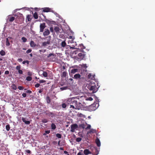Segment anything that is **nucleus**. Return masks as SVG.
I'll use <instances>...</instances> for the list:
<instances>
[{"instance_id":"3","label":"nucleus","mask_w":155,"mask_h":155,"mask_svg":"<svg viewBox=\"0 0 155 155\" xmlns=\"http://www.w3.org/2000/svg\"><path fill=\"white\" fill-rule=\"evenodd\" d=\"M99 104L95 102L93 104L90 105L89 107V109L90 111H94L98 107Z\"/></svg>"},{"instance_id":"1","label":"nucleus","mask_w":155,"mask_h":155,"mask_svg":"<svg viewBox=\"0 0 155 155\" xmlns=\"http://www.w3.org/2000/svg\"><path fill=\"white\" fill-rule=\"evenodd\" d=\"M77 97H70L68 98L67 102L68 105H70V108L75 109L82 110L84 107L80 102H78L76 99Z\"/></svg>"},{"instance_id":"7","label":"nucleus","mask_w":155,"mask_h":155,"mask_svg":"<svg viewBox=\"0 0 155 155\" xmlns=\"http://www.w3.org/2000/svg\"><path fill=\"white\" fill-rule=\"evenodd\" d=\"M46 27L45 24L44 23H41L40 25V32H43L44 31V28Z\"/></svg>"},{"instance_id":"8","label":"nucleus","mask_w":155,"mask_h":155,"mask_svg":"<svg viewBox=\"0 0 155 155\" xmlns=\"http://www.w3.org/2000/svg\"><path fill=\"white\" fill-rule=\"evenodd\" d=\"M81 75L79 74H76L74 75L73 78L76 79H80L81 80L82 79L84 81H85V78H81Z\"/></svg>"},{"instance_id":"20","label":"nucleus","mask_w":155,"mask_h":155,"mask_svg":"<svg viewBox=\"0 0 155 155\" xmlns=\"http://www.w3.org/2000/svg\"><path fill=\"white\" fill-rule=\"evenodd\" d=\"M94 75H92L91 74H90L88 75L87 77L89 78H90L91 79H93L94 78Z\"/></svg>"},{"instance_id":"38","label":"nucleus","mask_w":155,"mask_h":155,"mask_svg":"<svg viewBox=\"0 0 155 155\" xmlns=\"http://www.w3.org/2000/svg\"><path fill=\"white\" fill-rule=\"evenodd\" d=\"M85 100L86 101H92L93 100V98L92 97H90L86 98Z\"/></svg>"},{"instance_id":"23","label":"nucleus","mask_w":155,"mask_h":155,"mask_svg":"<svg viewBox=\"0 0 155 155\" xmlns=\"http://www.w3.org/2000/svg\"><path fill=\"white\" fill-rule=\"evenodd\" d=\"M78 71L77 69H72L71 70V73L72 74H74Z\"/></svg>"},{"instance_id":"41","label":"nucleus","mask_w":155,"mask_h":155,"mask_svg":"<svg viewBox=\"0 0 155 155\" xmlns=\"http://www.w3.org/2000/svg\"><path fill=\"white\" fill-rule=\"evenodd\" d=\"M56 136L58 138H61V135L60 134L58 133L56 134Z\"/></svg>"},{"instance_id":"2","label":"nucleus","mask_w":155,"mask_h":155,"mask_svg":"<svg viewBox=\"0 0 155 155\" xmlns=\"http://www.w3.org/2000/svg\"><path fill=\"white\" fill-rule=\"evenodd\" d=\"M24 21V18L22 14L18 12L17 13V17L16 18V22L18 24L22 23Z\"/></svg>"},{"instance_id":"25","label":"nucleus","mask_w":155,"mask_h":155,"mask_svg":"<svg viewBox=\"0 0 155 155\" xmlns=\"http://www.w3.org/2000/svg\"><path fill=\"white\" fill-rule=\"evenodd\" d=\"M33 17L35 19H37L38 18V14L36 12H35L33 15Z\"/></svg>"},{"instance_id":"21","label":"nucleus","mask_w":155,"mask_h":155,"mask_svg":"<svg viewBox=\"0 0 155 155\" xmlns=\"http://www.w3.org/2000/svg\"><path fill=\"white\" fill-rule=\"evenodd\" d=\"M78 55L81 58H83L84 57L85 54L84 53H80L78 54Z\"/></svg>"},{"instance_id":"47","label":"nucleus","mask_w":155,"mask_h":155,"mask_svg":"<svg viewBox=\"0 0 155 155\" xmlns=\"http://www.w3.org/2000/svg\"><path fill=\"white\" fill-rule=\"evenodd\" d=\"M91 127V125L90 124H88L87 127L85 128V129L86 130L90 129Z\"/></svg>"},{"instance_id":"19","label":"nucleus","mask_w":155,"mask_h":155,"mask_svg":"<svg viewBox=\"0 0 155 155\" xmlns=\"http://www.w3.org/2000/svg\"><path fill=\"white\" fill-rule=\"evenodd\" d=\"M54 30L56 33H58L59 32L60 29L58 27L56 26L54 27Z\"/></svg>"},{"instance_id":"28","label":"nucleus","mask_w":155,"mask_h":155,"mask_svg":"<svg viewBox=\"0 0 155 155\" xmlns=\"http://www.w3.org/2000/svg\"><path fill=\"white\" fill-rule=\"evenodd\" d=\"M0 54L2 56H4L5 54V52L4 50H2L0 51Z\"/></svg>"},{"instance_id":"46","label":"nucleus","mask_w":155,"mask_h":155,"mask_svg":"<svg viewBox=\"0 0 155 155\" xmlns=\"http://www.w3.org/2000/svg\"><path fill=\"white\" fill-rule=\"evenodd\" d=\"M21 69V66L20 65H18V66H17L16 68V69L17 70H20Z\"/></svg>"},{"instance_id":"12","label":"nucleus","mask_w":155,"mask_h":155,"mask_svg":"<svg viewBox=\"0 0 155 155\" xmlns=\"http://www.w3.org/2000/svg\"><path fill=\"white\" fill-rule=\"evenodd\" d=\"M51 9L48 7L43 8V11L44 12H51Z\"/></svg>"},{"instance_id":"55","label":"nucleus","mask_w":155,"mask_h":155,"mask_svg":"<svg viewBox=\"0 0 155 155\" xmlns=\"http://www.w3.org/2000/svg\"><path fill=\"white\" fill-rule=\"evenodd\" d=\"M22 96L23 97H25L26 96V94L25 93H24L22 94Z\"/></svg>"},{"instance_id":"45","label":"nucleus","mask_w":155,"mask_h":155,"mask_svg":"<svg viewBox=\"0 0 155 155\" xmlns=\"http://www.w3.org/2000/svg\"><path fill=\"white\" fill-rule=\"evenodd\" d=\"M26 63H27V64H29V61H23L22 62V64H25Z\"/></svg>"},{"instance_id":"30","label":"nucleus","mask_w":155,"mask_h":155,"mask_svg":"<svg viewBox=\"0 0 155 155\" xmlns=\"http://www.w3.org/2000/svg\"><path fill=\"white\" fill-rule=\"evenodd\" d=\"M51 128L53 130H54L56 128V126L54 123H52L51 125Z\"/></svg>"},{"instance_id":"10","label":"nucleus","mask_w":155,"mask_h":155,"mask_svg":"<svg viewBox=\"0 0 155 155\" xmlns=\"http://www.w3.org/2000/svg\"><path fill=\"white\" fill-rule=\"evenodd\" d=\"M50 34V31L48 29H45V31L43 33V35L44 36H47Z\"/></svg>"},{"instance_id":"11","label":"nucleus","mask_w":155,"mask_h":155,"mask_svg":"<svg viewBox=\"0 0 155 155\" xmlns=\"http://www.w3.org/2000/svg\"><path fill=\"white\" fill-rule=\"evenodd\" d=\"M22 120L23 122H24L26 124L28 125L29 124L30 122L29 121H27L26 120V118L22 117Z\"/></svg>"},{"instance_id":"49","label":"nucleus","mask_w":155,"mask_h":155,"mask_svg":"<svg viewBox=\"0 0 155 155\" xmlns=\"http://www.w3.org/2000/svg\"><path fill=\"white\" fill-rule=\"evenodd\" d=\"M31 51H32L31 49H29L27 51H26V53L27 54H28V53L31 52Z\"/></svg>"},{"instance_id":"14","label":"nucleus","mask_w":155,"mask_h":155,"mask_svg":"<svg viewBox=\"0 0 155 155\" xmlns=\"http://www.w3.org/2000/svg\"><path fill=\"white\" fill-rule=\"evenodd\" d=\"M96 143L97 145V146L98 147H99L101 146V143L100 140L99 139L97 138L95 140Z\"/></svg>"},{"instance_id":"13","label":"nucleus","mask_w":155,"mask_h":155,"mask_svg":"<svg viewBox=\"0 0 155 155\" xmlns=\"http://www.w3.org/2000/svg\"><path fill=\"white\" fill-rule=\"evenodd\" d=\"M50 41L49 40L48 41L46 42H44L42 43V46L44 47H45L48 45L50 44Z\"/></svg>"},{"instance_id":"17","label":"nucleus","mask_w":155,"mask_h":155,"mask_svg":"<svg viewBox=\"0 0 155 155\" xmlns=\"http://www.w3.org/2000/svg\"><path fill=\"white\" fill-rule=\"evenodd\" d=\"M46 100L47 104H49L50 103L51 98L48 96L46 97Z\"/></svg>"},{"instance_id":"53","label":"nucleus","mask_w":155,"mask_h":155,"mask_svg":"<svg viewBox=\"0 0 155 155\" xmlns=\"http://www.w3.org/2000/svg\"><path fill=\"white\" fill-rule=\"evenodd\" d=\"M40 85L39 84L37 83L35 84V87H38L40 86Z\"/></svg>"},{"instance_id":"18","label":"nucleus","mask_w":155,"mask_h":155,"mask_svg":"<svg viewBox=\"0 0 155 155\" xmlns=\"http://www.w3.org/2000/svg\"><path fill=\"white\" fill-rule=\"evenodd\" d=\"M67 73L65 71H64L61 74V77L64 78V77H66L67 75Z\"/></svg>"},{"instance_id":"34","label":"nucleus","mask_w":155,"mask_h":155,"mask_svg":"<svg viewBox=\"0 0 155 155\" xmlns=\"http://www.w3.org/2000/svg\"><path fill=\"white\" fill-rule=\"evenodd\" d=\"M23 42H25L27 41V39L25 37H22L21 38Z\"/></svg>"},{"instance_id":"33","label":"nucleus","mask_w":155,"mask_h":155,"mask_svg":"<svg viewBox=\"0 0 155 155\" xmlns=\"http://www.w3.org/2000/svg\"><path fill=\"white\" fill-rule=\"evenodd\" d=\"M42 74H43V76L45 77H46L48 76L47 73L45 71H44L43 72Z\"/></svg>"},{"instance_id":"26","label":"nucleus","mask_w":155,"mask_h":155,"mask_svg":"<svg viewBox=\"0 0 155 155\" xmlns=\"http://www.w3.org/2000/svg\"><path fill=\"white\" fill-rule=\"evenodd\" d=\"M15 19V17L13 16H12L9 18V22H12Z\"/></svg>"},{"instance_id":"37","label":"nucleus","mask_w":155,"mask_h":155,"mask_svg":"<svg viewBox=\"0 0 155 155\" xmlns=\"http://www.w3.org/2000/svg\"><path fill=\"white\" fill-rule=\"evenodd\" d=\"M48 120L47 119H44L42 120V122L43 123H46L48 122Z\"/></svg>"},{"instance_id":"27","label":"nucleus","mask_w":155,"mask_h":155,"mask_svg":"<svg viewBox=\"0 0 155 155\" xmlns=\"http://www.w3.org/2000/svg\"><path fill=\"white\" fill-rule=\"evenodd\" d=\"M10 44L8 38H6V45L7 46H8L10 45Z\"/></svg>"},{"instance_id":"32","label":"nucleus","mask_w":155,"mask_h":155,"mask_svg":"<svg viewBox=\"0 0 155 155\" xmlns=\"http://www.w3.org/2000/svg\"><path fill=\"white\" fill-rule=\"evenodd\" d=\"M66 44L65 41H64L61 42V45L62 47H64L66 46Z\"/></svg>"},{"instance_id":"24","label":"nucleus","mask_w":155,"mask_h":155,"mask_svg":"<svg viewBox=\"0 0 155 155\" xmlns=\"http://www.w3.org/2000/svg\"><path fill=\"white\" fill-rule=\"evenodd\" d=\"M31 15H27L26 18V20H27L28 21H30L31 19Z\"/></svg>"},{"instance_id":"15","label":"nucleus","mask_w":155,"mask_h":155,"mask_svg":"<svg viewBox=\"0 0 155 155\" xmlns=\"http://www.w3.org/2000/svg\"><path fill=\"white\" fill-rule=\"evenodd\" d=\"M84 154L86 155H88L91 153V152L88 149H85L84 151Z\"/></svg>"},{"instance_id":"61","label":"nucleus","mask_w":155,"mask_h":155,"mask_svg":"<svg viewBox=\"0 0 155 155\" xmlns=\"http://www.w3.org/2000/svg\"><path fill=\"white\" fill-rule=\"evenodd\" d=\"M77 155H82V154L81 152H79L78 153Z\"/></svg>"},{"instance_id":"39","label":"nucleus","mask_w":155,"mask_h":155,"mask_svg":"<svg viewBox=\"0 0 155 155\" xmlns=\"http://www.w3.org/2000/svg\"><path fill=\"white\" fill-rule=\"evenodd\" d=\"M25 153L26 154V153H28V154H31V151L29 150H26L25 151Z\"/></svg>"},{"instance_id":"59","label":"nucleus","mask_w":155,"mask_h":155,"mask_svg":"<svg viewBox=\"0 0 155 155\" xmlns=\"http://www.w3.org/2000/svg\"><path fill=\"white\" fill-rule=\"evenodd\" d=\"M23 61V60L22 58H18V61H19V62H21V61Z\"/></svg>"},{"instance_id":"44","label":"nucleus","mask_w":155,"mask_h":155,"mask_svg":"<svg viewBox=\"0 0 155 155\" xmlns=\"http://www.w3.org/2000/svg\"><path fill=\"white\" fill-rule=\"evenodd\" d=\"M81 66L82 67H83L85 69H86L87 67V64H83L81 65Z\"/></svg>"},{"instance_id":"50","label":"nucleus","mask_w":155,"mask_h":155,"mask_svg":"<svg viewBox=\"0 0 155 155\" xmlns=\"http://www.w3.org/2000/svg\"><path fill=\"white\" fill-rule=\"evenodd\" d=\"M18 88L19 90H23V87L22 86H19L18 87Z\"/></svg>"},{"instance_id":"5","label":"nucleus","mask_w":155,"mask_h":155,"mask_svg":"<svg viewBox=\"0 0 155 155\" xmlns=\"http://www.w3.org/2000/svg\"><path fill=\"white\" fill-rule=\"evenodd\" d=\"M45 113L46 115L51 117H53L56 115V114L53 112H51L48 110H46L45 112Z\"/></svg>"},{"instance_id":"51","label":"nucleus","mask_w":155,"mask_h":155,"mask_svg":"<svg viewBox=\"0 0 155 155\" xmlns=\"http://www.w3.org/2000/svg\"><path fill=\"white\" fill-rule=\"evenodd\" d=\"M18 72L20 74H23V71L21 70L20 69L18 70Z\"/></svg>"},{"instance_id":"9","label":"nucleus","mask_w":155,"mask_h":155,"mask_svg":"<svg viewBox=\"0 0 155 155\" xmlns=\"http://www.w3.org/2000/svg\"><path fill=\"white\" fill-rule=\"evenodd\" d=\"M92 153L94 155H97L99 153V150L97 147H94L92 149Z\"/></svg>"},{"instance_id":"40","label":"nucleus","mask_w":155,"mask_h":155,"mask_svg":"<svg viewBox=\"0 0 155 155\" xmlns=\"http://www.w3.org/2000/svg\"><path fill=\"white\" fill-rule=\"evenodd\" d=\"M68 87H62L60 88V89L61 91H63L64 90L67 89H68Z\"/></svg>"},{"instance_id":"6","label":"nucleus","mask_w":155,"mask_h":155,"mask_svg":"<svg viewBox=\"0 0 155 155\" xmlns=\"http://www.w3.org/2000/svg\"><path fill=\"white\" fill-rule=\"evenodd\" d=\"M71 131L74 132L75 131V129H77L78 127V125L76 124H74L71 125Z\"/></svg>"},{"instance_id":"22","label":"nucleus","mask_w":155,"mask_h":155,"mask_svg":"<svg viewBox=\"0 0 155 155\" xmlns=\"http://www.w3.org/2000/svg\"><path fill=\"white\" fill-rule=\"evenodd\" d=\"M79 127L80 128H81L83 129L85 128L86 125L84 124H82L79 125Z\"/></svg>"},{"instance_id":"64","label":"nucleus","mask_w":155,"mask_h":155,"mask_svg":"<svg viewBox=\"0 0 155 155\" xmlns=\"http://www.w3.org/2000/svg\"><path fill=\"white\" fill-rule=\"evenodd\" d=\"M60 149L61 150H64V148H63V147H60Z\"/></svg>"},{"instance_id":"48","label":"nucleus","mask_w":155,"mask_h":155,"mask_svg":"<svg viewBox=\"0 0 155 155\" xmlns=\"http://www.w3.org/2000/svg\"><path fill=\"white\" fill-rule=\"evenodd\" d=\"M62 107L63 108H65L66 107V105L65 103H63L62 104Z\"/></svg>"},{"instance_id":"31","label":"nucleus","mask_w":155,"mask_h":155,"mask_svg":"<svg viewBox=\"0 0 155 155\" xmlns=\"http://www.w3.org/2000/svg\"><path fill=\"white\" fill-rule=\"evenodd\" d=\"M50 132V130H47L45 131V132L43 133V135H46L47 134H48Z\"/></svg>"},{"instance_id":"54","label":"nucleus","mask_w":155,"mask_h":155,"mask_svg":"<svg viewBox=\"0 0 155 155\" xmlns=\"http://www.w3.org/2000/svg\"><path fill=\"white\" fill-rule=\"evenodd\" d=\"M45 82V81L44 80H40L39 81V82L40 83H44Z\"/></svg>"},{"instance_id":"57","label":"nucleus","mask_w":155,"mask_h":155,"mask_svg":"<svg viewBox=\"0 0 155 155\" xmlns=\"http://www.w3.org/2000/svg\"><path fill=\"white\" fill-rule=\"evenodd\" d=\"M5 74H9V71H6L5 72Z\"/></svg>"},{"instance_id":"16","label":"nucleus","mask_w":155,"mask_h":155,"mask_svg":"<svg viewBox=\"0 0 155 155\" xmlns=\"http://www.w3.org/2000/svg\"><path fill=\"white\" fill-rule=\"evenodd\" d=\"M30 46L33 48L35 47L36 46V44L34 42V41H31L30 43Z\"/></svg>"},{"instance_id":"62","label":"nucleus","mask_w":155,"mask_h":155,"mask_svg":"<svg viewBox=\"0 0 155 155\" xmlns=\"http://www.w3.org/2000/svg\"><path fill=\"white\" fill-rule=\"evenodd\" d=\"M64 152L65 154H67L68 153V152L66 151H64Z\"/></svg>"},{"instance_id":"52","label":"nucleus","mask_w":155,"mask_h":155,"mask_svg":"<svg viewBox=\"0 0 155 155\" xmlns=\"http://www.w3.org/2000/svg\"><path fill=\"white\" fill-rule=\"evenodd\" d=\"M80 47L82 49H84L85 48V47L82 44L80 45Z\"/></svg>"},{"instance_id":"60","label":"nucleus","mask_w":155,"mask_h":155,"mask_svg":"<svg viewBox=\"0 0 155 155\" xmlns=\"http://www.w3.org/2000/svg\"><path fill=\"white\" fill-rule=\"evenodd\" d=\"M43 91V90L42 89H40L38 91V92L39 93H41Z\"/></svg>"},{"instance_id":"43","label":"nucleus","mask_w":155,"mask_h":155,"mask_svg":"<svg viewBox=\"0 0 155 155\" xmlns=\"http://www.w3.org/2000/svg\"><path fill=\"white\" fill-rule=\"evenodd\" d=\"M82 140V138L80 137H78L76 138V141L77 142H79Z\"/></svg>"},{"instance_id":"63","label":"nucleus","mask_w":155,"mask_h":155,"mask_svg":"<svg viewBox=\"0 0 155 155\" xmlns=\"http://www.w3.org/2000/svg\"><path fill=\"white\" fill-rule=\"evenodd\" d=\"M60 140L58 142V144L59 146H60Z\"/></svg>"},{"instance_id":"58","label":"nucleus","mask_w":155,"mask_h":155,"mask_svg":"<svg viewBox=\"0 0 155 155\" xmlns=\"http://www.w3.org/2000/svg\"><path fill=\"white\" fill-rule=\"evenodd\" d=\"M26 92L27 93H29V94H31L32 93L31 91L30 90H29L26 91Z\"/></svg>"},{"instance_id":"42","label":"nucleus","mask_w":155,"mask_h":155,"mask_svg":"<svg viewBox=\"0 0 155 155\" xmlns=\"http://www.w3.org/2000/svg\"><path fill=\"white\" fill-rule=\"evenodd\" d=\"M51 56H53V57L54 56V53H50V54H48V55L47 56V58H49L50 57H51Z\"/></svg>"},{"instance_id":"35","label":"nucleus","mask_w":155,"mask_h":155,"mask_svg":"<svg viewBox=\"0 0 155 155\" xmlns=\"http://www.w3.org/2000/svg\"><path fill=\"white\" fill-rule=\"evenodd\" d=\"M26 80L28 81H30L32 80V78L30 76H28L26 78Z\"/></svg>"},{"instance_id":"4","label":"nucleus","mask_w":155,"mask_h":155,"mask_svg":"<svg viewBox=\"0 0 155 155\" xmlns=\"http://www.w3.org/2000/svg\"><path fill=\"white\" fill-rule=\"evenodd\" d=\"M87 88L91 91H92L94 93L96 92L97 90V88L96 85L94 84L92 85H89Z\"/></svg>"},{"instance_id":"36","label":"nucleus","mask_w":155,"mask_h":155,"mask_svg":"<svg viewBox=\"0 0 155 155\" xmlns=\"http://www.w3.org/2000/svg\"><path fill=\"white\" fill-rule=\"evenodd\" d=\"M6 129L7 131H9L10 129V125L9 124L7 125L6 126Z\"/></svg>"},{"instance_id":"56","label":"nucleus","mask_w":155,"mask_h":155,"mask_svg":"<svg viewBox=\"0 0 155 155\" xmlns=\"http://www.w3.org/2000/svg\"><path fill=\"white\" fill-rule=\"evenodd\" d=\"M50 31L52 32H53V31H54V30H53V28L52 27H50Z\"/></svg>"},{"instance_id":"29","label":"nucleus","mask_w":155,"mask_h":155,"mask_svg":"<svg viewBox=\"0 0 155 155\" xmlns=\"http://www.w3.org/2000/svg\"><path fill=\"white\" fill-rule=\"evenodd\" d=\"M11 87H12V88L13 89H14V90H16L17 89L16 86L14 84H12V85L11 86Z\"/></svg>"}]
</instances>
